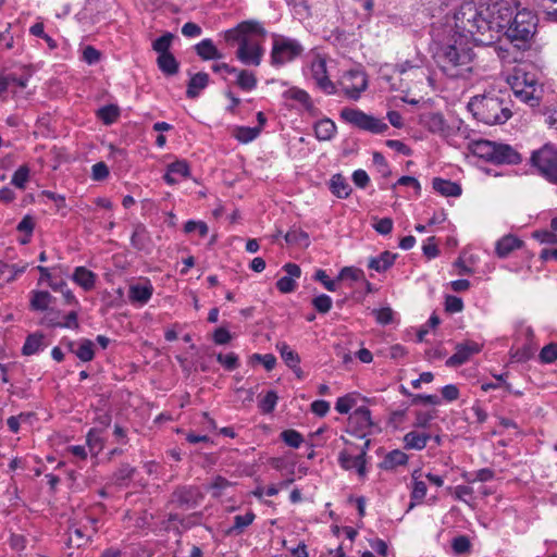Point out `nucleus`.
I'll use <instances>...</instances> for the list:
<instances>
[{"label":"nucleus","instance_id":"obj_11","mask_svg":"<svg viewBox=\"0 0 557 557\" xmlns=\"http://www.w3.org/2000/svg\"><path fill=\"white\" fill-rule=\"evenodd\" d=\"M341 86L349 99L358 100L368 87L367 75L363 71L350 70L343 75Z\"/></svg>","mask_w":557,"mask_h":557},{"label":"nucleus","instance_id":"obj_42","mask_svg":"<svg viewBox=\"0 0 557 557\" xmlns=\"http://www.w3.org/2000/svg\"><path fill=\"white\" fill-rule=\"evenodd\" d=\"M236 83L243 90L250 91L256 88L257 78L252 72L240 70Z\"/></svg>","mask_w":557,"mask_h":557},{"label":"nucleus","instance_id":"obj_26","mask_svg":"<svg viewBox=\"0 0 557 557\" xmlns=\"http://www.w3.org/2000/svg\"><path fill=\"white\" fill-rule=\"evenodd\" d=\"M209 75L205 72H199L193 75L188 82L186 96L194 99L199 96L200 91L208 86Z\"/></svg>","mask_w":557,"mask_h":557},{"label":"nucleus","instance_id":"obj_4","mask_svg":"<svg viewBox=\"0 0 557 557\" xmlns=\"http://www.w3.org/2000/svg\"><path fill=\"white\" fill-rule=\"evenodd\" d=\"M468 109L478 121L486 125L504 124L512 115L507 101L495 94L472 97Z\"/></svg>","mask_w":557,"mask_h":557},{"label":"nucleus","instance_id":"obj_46","mask_svg":"<svg viewBox=\"0 0 557 557\" xmlns=\"http://www.w3.org/2000/svg\"><path fill=\"white\" fill-rule=\"evenodd\" d=\"M337 280H350L354 282L364 281V273L361 269L355 267H345L339 271Z\"/></svg>","mask_w":557,"mask_h":557},{"label":"nucleus","instance_id":"obj_47","mask_svg":"<svg viewBox=\"0 0 557 557\" xmlns=\"http://www.w3.org/2000/svg\"><path fill=\"white\" fill-rule=\"evenodd\" d=\"M29 177V168L27 165H21L13 174L11 183L20 188L24 189Z\"/></svg>","mask_w":557,"mask_h":557},{"label":"nucleus","instance_id":"obj_12","mask_svg":"<svg viewBox=\"0 0 557 557\" xmlns=\"http://www.w3.org/2000/svg\"><path fill=\"white\" fill-rule=\"evenodd\" d=\"M311 76L315 85L326 95L336 94L335 84L329 78L326 61L321 57H315L310 65Z\"/></svg>","mask_w":557,"mask_h":557},{"label":"nucleus","instance_id":"obj_1","mask_svg":"<svg viewBox=\"0 0 557 557\" xmlns=\"http://www.w3.org/2000/svg\"><path fill=\"white\" fill-rule=\"evenodd\" d=\"M268 35L263 25L255 20L244 21L224 32L228 44H238L236 59L246 66H259L264 55L263 42Z\"/></svg>","mask_w":557,"mask_h":557},{"label":"nucleus","instance_id":"obj_48","mask_svg":"<svg viewBox=\"0 0 557 557\" xmlns=\"http://www.w3.org/2000/svg\"><path fill=\"white\" fill-rule=\"evenodd\" d=\"M285 240L288 244H297L301 246L309 245V236L306 232L301 230H292L286 233Z\"/></svg>","mask_w":557,"mask_h":557},{"label":"nucleus","instance_id":"obj_64","mask_svg":"<svg viewBox=\"0 0 557 557\" xmlns=\"http://www.w3.org/2000/svg\"><path fill=\"white\" fill-rule=\"evenodd\" d=\"M463 308L462 299L456 296H447L445 300V309L448 312H460Z\"/></svg>","mask_w":557,"mask_h":557},{"label":"nucleus","instance_id":"obj_59","mask_svg":"<svg viewBox=\"0 0 557 557\" xmlns=\"http://www.w3.org/2000/svg\"><path fill=\"white\" fill-rule=\"evenodd\" d=\"M372 313L375 315L376 322L382 325H387L393 321L394 311L389 307L375 309Z\"/></svg>","mask_w":557,"mask_h":557},{"label":"nucleus","instance_id":"obj_29","mask_svg":"<svg viewBox=\"0 0 557 557\" xmlns=\"http://www.w3.org/2000/svg\"><path fill=\"white\" fill-rule=\"evenodd\" d=\"M336 134V125L330 119H322L314 124V135L318 140H331Z\"/></svg>","mask_w":557,"mask_h":557},{"label":"nucleus","instance_id":"obj_31","mask_svg":"<svg viewBox=\"0 0 557 557\" xmlns=\"http://www.w3.org/2000/svg\"><path fill=\"white\" fill-rule=\"evenodd\" d=\"M495 146V141L481 139L472 144V151L476 157L493 163Z\"/></svg>","mask_w":557,"mask_h":557},{"label":"nucleus","instance_id":"obj_53","mask_svg":"<svg viewBox=\"0 0 557 557\" xmlns=\"http://www.w3.org/2000/svg\"><path fill=\"white\" fill-rule=\"evenodd\" d=\"M216 360L220 364H222L227 371H233L239 366L238 357L234 352H230L227 355L219 354L216 356Z\"/></svg>","mask_w":557,"mask_h":557},{"label":"nucleus","instance_id":"obj_6","mask_svg":"<svg viewBox=\"0 0 557 557\" xmlns=\"http://www.w3.org/2000/svg\"><path fill=\"white\" fill-rule=\"evenodd\" d=\"M271 38L272 48L270 53V63L273 66H282L292 62L304 51L300 42L294 38L275 33L271 35Z\"/></svg>","mask_w":557,"mask_h":557},{"label":"nucleus","instance_id":"obj_43","mask_svg":"<svg viewBox=\"0 0 557 557\" xmlns=\"http://www.w3.org/2000/svg\"><path fill=\"white\" fill-rule=\"evenodd\" d=\"M255 513L249 511L245 515H238L234 517V524L230 529V533L240 534L245 528L250 525L255 520Z\"/></svg>","mask_w":557,"mask_h":557},{"label":"nucleus","instance_id":"obj_10","mask_svg":"<svg viewBox=\"0 0 557 557\" xmlns=\"http://www.w3.org/2000/svg\"><path fill=\"white\" fill-rule=\"evenodd\" d=\"M511 88L515 96L530 107L540 104L542 89L535 79L529 77L527 73H516L512 77Z\"/></svg>","mask_w":557,"mask_h":557},{"label":"nucleus","instance_id":"obj_60","mask_svg":"<svg viewBox=\"0 0 557 557\" xmlns=\"http://www.w3.org/2000/svg\"><path fill=\"white\" fill-rule=\"evenodd\" d=\"M373 228L381 235H387L393 230V220L391 218L374 219Z\"/></svg>","mask_w":557,"mask_h":557},{"label":"nucleus","instance_id":"obj_45","mask_svg":"<svg viewBox=\"0 0 557 557\" xmlns=\"http://www.w3.org/2000/svg\"><path fill=\"white\" fill-rule=\"evenodd\" d=\"M98 117L107 125L112 124L120 115V110L114 104H108L98 110Z\"/></svg>","mask_w":557,"mask_h":557},{"label":"nucleus","instance_id":"obj_41","mask_svg":"<svg viewBox=\"0 0 557 557\" xmlns=\"http://www.w3.org/2000/svg\"><path fill=\"white\" fill-rule=\"evenodd\" d=\"M26 267H16L14 264H8L0 260V280L11 282L16 278L18 274L25 271Z\"/></svg>","mask_w":557,"mask_h":557},{"label":"nucleus","instance_id":"obj_49","mask_svg":"<svg viewBox=\"0 0 557 557\" xmlns=\"http://www.w3.org/2000/svg\"><path fill=\"white\" fill-rule=\"evenodd\" d=\"M172 40H173V35L171 33H166V34L162 35L161 37L157 38L152 42V48L156 52L159 53V55L163 54V53H170L169 49L171 47Z\"/></svg>","mask_w":557,"mask_h":557},{"label":"nucleus","instance_id":"obj_57","mask_svg":"<svg viewBox=\"0 0 557 557\" xmlns=\"http://www.w3.org/2000/svg\"><path fill=\"white\" fill-rule=\"evenodd\" d=\"M356 405V399L352 395L348 394L339 397L335 404V409L339 413H348Z\"/></svg>","mask_w":557,"mask_h":557},{"label":"nucleus","instance_id":"obj_35","mask_svg":"<svg viewBox=\"0 0 557 557\" xmlns=\"http://www.w3.org/2000/svg\"><path fill=\"white\" fill-rule=\"evenodd\" d=\"M44 335L34 333L27 336L22 351L25 356H32L44 349Z\"/></svg>","mask_w":557,"mask_h":557},{"label":"nucleus","instance_id":"obj_16","mask_svg":"<svg viewBox=\"0 0 557 557\" xmlns=\"http://www.w3.org/2000/svg\"><path fill=\"white\" fill-rule=\"evenodd\" d=\"M338 462L345 470H356L361 479L367 474L364 450H361L357 456H352L346 450H343L338 455Z\"/></svg>","mask_w":557,"mask_h":557},{"label":"nucleus","instance_id":"obj_23","mask_svg":"<svg viewBox=\"0 0 557 557\" xmlns=\"http://www.w3.org/2000/svg\"><path fill=\"white\" fill-rule=\"evenodd\" d=\"M396 253L391 251H383L376 257H371L368 260V268L379 273L387 271L395 262Z\"/></svg>","mask_w":557,"mask_h":557},{"label":"nucleus","instance_id":"obj_56","mask_svg":"<svg viewBox=\"0 0 557 557\" xmlns=\"http://www.w3.org/2000/svg\"><path fill=\"white\" fill-rule=\"evenodd\" d=\"M184 231L187 234L197 231L200 237H206L208 235L209 228L208 225L202 221L189 220L185 223Z\"/></svg>","mask_w":557,"mask_h":557},{"label":"nucleus","instance_id":"obj_34","mask_svg":"<svg viewBox=\"0 0 557 557\" xmlns=\"http://www.w3.org/2000/svg\"><path fill=\"white\" fill-rule=\"evenodd\" d=\"M132 246L138 250H144L148 247L150 238L147 228L143 224H137L134 227L131 236Z\"/></svg>","mask_w":557,"mask_h":557},{"label":"nucleus","instance_id":"obj_51","mask_svg":"<svg viewBox=\"0 0 557 557\" xmlns=\"http://www.w3.org/2000/svg\"><path fill=\"white\" fill-rule=\"evenodd\" d=\"M277 395L273 391H269L265 396L260 400L259 407L263 413H271L276 404H277Z\"/></svg>","mask_w":557,"mask_h":557},{"label":"nucleus","instance_id":"obj_2","mask_svg":"<svg viewBox=\"0 0 557 557\" xmlns=\"http://www.w3.org/2000/svg\"><path fill=\"white\" fill-rule=\"evenodd\" d=\"M473 51L468 37L455 32L446 42H440L434 59L441 71L448 77H465L471 72Z\"/></svg>","mask_w":557,"mask_h":557},{"label":"nucleus","instance_id":"obj_44","mask_svg":"<svg viewBox=\"0 0 557 557\" xmlns=\"http://www.w3.org/2000/svg\"><path fill=\"white\" fill-rule=\"evenodd\" d=\"M90 539V535L85 534L84 528L71 527L69 529V543L73 546L81 547L85 545Z\"/></svg>","mask_w":557,"mask_h":557},{"label":"nucleus","instance_id":"obj_39","mask_svg":"<svg viewBox=\"0 0 557 557\" xmlns=\"http://www.w3.org/2000/svg\"><path fill=\"white\" fill-rule=\"evenodd\" d=\"M51 299L52 296L48 292H33L30 306L34 310L44 311L49 307Z\"/></svg>","mask_w":557,"mask_h":557},{"label":"nucleus","instance_id":"obj_17","mask_svg":"<svg viewBox=\"0 0 557 557\" xmlns=\"http://www.w3.org/2000/svg\"><path fill=\"white\" fill-rule=\"evenodd\" d=\"M521 161L520 153L510 145L496 143L493 163L518 164Z\"/></svg>","mask_w":557,"mask_h":557},{"label":"nucleus","instance_id":"obj_61","mask_svg":"<svg viewBox=\"0 0 557 557\" xmlns=\"http://www.w3.org/2000/svg\"><path fill=\"white\" fill-rule=\"evenodd\" d=\"M473 495V488L468 485H457L454 488V496L457 500L469 504Z\"/></svg>","mask_w":557,"mask_h":557},{"label":"nucleus","instance_id":"obj_30","mask_svg":"<svg viewBox=\"0 0 557 557\" xmlns=\"http://www.w3.org/2000/svg\"><path fill=\"white\" fill-rule=\"evenodd\" d=\"M196 52L203 60H218L223 58V54L216 49L213 41L209 38L203 39L196 45Z\"/></svg>","mask_w":557,"mask_h":557},{"label":"nucleus","instance_id":"obj_5","mask_svg":"<svg viewBox=\"0 0 557 557\" xmlns=\"http://www.w3.org/2000/svg\"><path fill=\"white\" fill-rule=\"evenodd\" d=\"M536 26L537 16L523 9L513 14L503 33L516 48L525 49L535 35Z\"/></svg>","mask_w":557,"mask_h":557},{"label":"nucleus","instance_id":"obj_52","mask_svg":"<svg viewBox=\"0 0 557 557\" xmlns=\"http://www.w3.org/2000/svg\"><path fill=\"white\" fill-rule=\"evenodd\" d=\"M260 134V127H239L236 131V138L242 143L252 141Z\"/></svg>","mask_w":557,"mask_h":557},{"label":"nucleus","instance_id":"obj_54","mask_svg":"<svg viewBox=\"0 0 557 557\" xmlns=\"http://www.w3.org/2000/svg\"><path fill=\"white\" fill-rule=\"evenodd\" d=\"M135 472V468L129 465H122L114 473L113 481L116 484H123L125 481L131 480Z\"/></svg>","mask_w":557,"mask_h":557},{"label":"nucleus","instance_id":"obj_38","mask_svg":"<svg viewBox=\"0 0 557 557\" xmlns=\"http://www.w3.org/2000/svg\"><path fill=\"white\" fill-rule=\"evenodd\" d=\"M277 348L280 350L281 357L284 362L290 368H297V364L300 362V358L296 351H294L287 344L282 343L277 344Z\"/></svg>","mask_w":557,"mask_h":557},{"label":"nucleus","instance_id":"obj_22","mask_svg":"<svg viewBox=\"0 0 557 557\" xmlns=\"http://www.w3.org/2000/svg\"><path fill=\"white\" fill-rule=\"evenodd\" d=\"M523 242L515 235H505L496 242L495 251L499 258L508 257L512 251L521 248Z\"/></svg>","mask_w":557,"mask_h":557},{"label":"nucleus","instance_id":"obj_63","mask_svg":"<svg viewBox=\"0 0 557 557\" xmlns=\"http://www.w3.org/2000/svg\"><path fill=\"white\" fill-rule=\"evenodd\" d=\"M109 175V169L104 162H97L91 168V176L95 181H102Z\"/></svg>","mask_w":557,"mask_h":557},{"label":"nucleus","instance_id":"obj_58","mask_svg":"<svg viewBox=\"0 0 557 557\" xmlns=\"http://www.w3.org/2000/svg\"><path fill=\"white\" fill-rule=\"evenodd\" d=\"M540 359L544 363H552L557 359V344L550 343L544 346L540 352Z\"/></svg>","mask_w":557,"mask_h":557},{"label":"nucleus","instance_id":"obj_33","mask_svg":"<svg viewBox=\"0 0 557 557\" xmlns=\"http://www.w3.org/2000/svg\"><path fill=\"white\" fill-rule=\"evenodd\" d=\"M330 189L337 198H347L351 193V187L342 174H335L331 178Z\"/></svg>","mask_w":557,"mask_h":557},{"label":"nucleus","instance_id":"obj_8","mask_svg":"<svg viewBox=\"0 0 557 557\" xmlns=\"http://www.w3.org/2000/svg\"><path fill=\"white\" fill-rule=\"evenodd\" d=\"M531 166L550 183H557V147L546 144L530 157Z\"/></svg>","mask_w":557,"mask_h":557},{"label":"nucleus","instance_id":"obj_27","mask_svg":"<svg viewBox=\"0 0 557 557\" xmlns=\"http://www.w3.org/2000/svg\"><path fill=\"white\" fill-rule=\"evenodd\" d=\"M433 188L445 197H458L462 191L459 184L440 177L433 180Z\"/></svg>","mask_w":557,"mask_h":557},{"label":"nucleus","instance_id":"obj_25","mask_svg":"<svg viewBox=\"0 0 557 557\" xmlns=\"http://www.w3.org/2000/svg\"><path fill=\"white\" fill-rule=\"evenodd\" d=\"M97 275L85 267L75 268L72 280L85 290L95 287Z\"/></svg>","mask_w":557,"mask_h":557},{"label":"nucleus","instance_id":"obj_36","mask_svg":"<svg viewBox=\"0 0 557 557\" xmlns=\"http://www.w3.org/2000/svg\"><path fill=\"white\" fill-rule=\"evenodd\" d=\"M407 461L408 456L404 451L394 449L385 456L384 460L382 461V467L386 470L394 469L398 466L406 465Z\"/></svg>","mask_w":557,"mask_h":557},{"label":"nucleus","instance_id":"obj_32","mask_svg":"<svg viewBox=\"0 0 557 557\" xmlns=\"http://www.w3.org/2000/svg\"><path fill=\"white\" fill-rule=\"evenodd\" d=\"M411 494L410 497L412 500H416L418 503H422L426 495V484L424 481L421 480V471L414 470L411 474Z\"/></svg>","mask_w":557,"mask_h":557},{"label":"nucleus","instance_id":"obj_55","mask_svg":"<svg viewBox=\"0 0 557 557\" xmlns=\"http://www.w3.org/2000/svg\"><path fill=\"white\" fill-rule=\"evenodd\" d=\"M312 305L318 312L327 313L332 308V298L322 294L312 299Z\"/></svg>","mask_w":557,"mask_h":557},{"label":"nucleus","instance_id":"obj_21","mask_svg":"<svg viewBox=\"0 0 557 557\" xmlns=\"http://www.w3.org/2000/svg\"><path fill=\"white\" fill-rule=\"evenodd\" d=\"M423 124L430 132L441 136H446L449 131L443 114L438 112H431L425 114L423 116Z\"/></svg>","mask_w":557,"mask_h":557},{"label":"nucleus","instance_id":"obj_28","mask_svg":"<svg viewBox=\"0 0 557 557\" xmlns=\"http://www.w3.org/2000/svg\"><path fill=\"white\" fill-rule=\"evenodd\" d=\"M431 436L428 433L410 431L404 436L405 447L407 449L421 450L426 446Z\"/></svg>","mask_w":557,"mask_h":557},{"label":"nucleus","instance_id":"obj_62","mask_svg":"<svg viewBox=\"0 0 557 557\" xmlns=\"http://www.w3.org/2000/svg\"><path fill=\"white\" fill-rule=\"evenodd\" d=\"M101 53L92 46H87L83 50V60L87 64H96L99 62Z\"/></svg>","mask_w":557,"mask_h":557},{"label":"nucleus","instance_id":"obj_9","mask_svg":"<svg viewBox=\"0 0 557 557\" xmlns=\"http://www.w3.org/2000/svg\"><path fill=\"white\" fill-rule=\"evenodd\" d=\"M339 115L344 122L372 134H383L388 129V125L383 120L367 114L359 109L344 108Z\"/></svg>","mask_w":557,"mask_h":557},{"label":"nucleus","instance_id":"obj_19","mask_svg":"<svg viewBox=\"0 0 557 557\" xmlns=\"http://www.w3.org/2000/svg\"><path fill=\"white\" fill-rule=\"evenodd\" d=\"M190 174L189 165L184 160H177L168 165L166 173L163 178L169 185L176 184L180 178L188 177Z\"/></svg>","mask_w":557,"mask_h":557},{"label":"nucleus","instance_id":"obj_20","mask_svg":"<svg viewBox=\"0 0 557 557\" xmlns=\"http://www.w3.org/2000/svg\"><path fill=\"white\" fill-rule=\"evenodd\" d=\"M152 293L153 287L149 282L145 284H133L128 288V299L132 304L145 305L151 298Z\"/></svg>","mask_w":557,"mask_h":557},{"label":"nucleus","instance_id":"obj_7","mask_svg":"<svg viewBox=\"0 0 557 557\" xmlns=\"http://www.w3.org/2000/svg\"><path fill=\"white\" fill-rule=\"evenodd\" d=\"M513 14V7L509 0L491 1L485 5V15L488 25H491L488 35L493 36V44L499 38V34L508 26Z\"/></svg>","mask_w":557,"mask_h":557},{"label":"nucleus","instance_id":"obj_24","mask_svg":"<svg viewBox=\"0 0 557 557\" xmlns=\"http://www.w3.org/2000/svg\"><path fill=\"white\" fill-rule=\"evenodd\" d=\"M67 347L83 362L91 361L95 357L94 343L90 339H81L77 343V348H75V343L69 342Z\"/></svg>","mask_w":557,"mask_h":557},{"label":"nucleus","instance_id":"obj_14","mask_svg":"<svg viewBox=\"0 0 557 557\" xmlns=\"http://www.w3.org/2000/svg\"><path fill=\"white\" fill-rule=\"evenodd\" d=\"M172 499L178 507L191 509L201 503L203 494L197 486H181L174 491Z\"/></svg>","mask_w":557,"mask_h":557},{"label":"nucleus","instance_id":"obj_15","mask_svg":"<svg viewBox=\"0 0 557 557\" xmlns=\"http://www.w3.org/2000/svg\"><path fill=\"white\" fill-rule=\"evenodd\" d=\"M455 349V354L446 360L448 367H459L466 363L471 356L481 351L482 345L473 341H466L457 344Z\"/></svg>","mask_w":557,"mask_h":557},{"label":"nucleus","instance_id":"obj_37","mask_svg":"<svg viewBox=\"0 0 557 557\" xmlns=\"http://www.w3.org/2000/svg\"><path fill=\"white\" fill-rule=\"evenodd\" d=\"M157 63L159 69L166 75H174L178 71V62L172 53L160 54Z\"/></svg>","mask_w":557,"mask_h":557},{"label":"nucleus","instance_id":"obj_50","mask_svg":"<svg viewBox=\"0 0 557 557\" xmlns=\"http://www.w3.org/2000/svg\"><path fill=\"white\" fill-rule=\"evenodd\" d=\"M281 437L284 443L293 448H298L304 438L301 434L295 430H285L281 433Z\"/></svg>","mask_w":557,"mask_h":557},{"label":"nucleus","instance_id":"obj_18","mask_svg":"<svg viewBox=\"0 0 557 557\" xmlns=\"http://www.w3.org/2000/svg\"><path fill=\"white\" fill-rule=\"evenodd\" d=\"M283 97L286 100H293V101L297 102L299 104L300 109H302L309 113L315 112V107H314V103H313L310 95L301 88L290 87L283 92Z\"/></svg>","mask_w":557,"mask_h":557},{"label":"nucleus","instance_id":"obj_3","mask_svg":"<svg viewBox=\"0 0 557 557\" xmlns=\"http://www.w3.org/2000/svg\"><path fill=\"white\" fill-rule=\"evenodd\" d=\"M455 27L471 36L476 45H493V36L488 35L491 25L485 15V5L478 7L473 1L463 2L454 14Z\"/></svg>","mask_w":557,"mask_h":557},{"label":"nucleus","instance_id":"obj_40","mask_svg":"<svg viewBox=\"0 0 557 557\" xmlns=\"http://www.w3.org/2000/svg\"><path fill=\"white\" fill-rule=\"evenodd\" d=\"M87 446L92 455H98L103 448L101 431L91 429L87 434Z\"/></svg>","mask_w":557,"mask_h":557},{"label":"nucleus","instance_id":"obj_13","mask_svg":"<svg viewBox=\"0 0 557 557\" xmlns=\"http://www.w3.org/2000/svg\"><path fill=\"white\" fill-rule=\"evenodd\" d=\"M373 423L371 412L367 407H359L348 418V429L357 437L363 438L368 435Z\"/></svg>","mask_w":557,"mask_h":557}]
</instances>
